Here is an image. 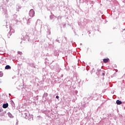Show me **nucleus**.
Returning a JSON list of instances; mask_svg holds the SVG:
<instances>
[{
  "label": "nucleus",
  "mask_w": 125,
  "mask_h": 125,
  "mask_svg": "<svg viewBox=\"0 0 125 125\" xmlns=\"http://www.w3.org/2000/svg\"><path fill=\"white\" fill-rule=\"evenodd\" d=\"M103 76H105V74L103 73Z\"/></svg>",
  "instance_id": "9d476101"
},
{
  "label": "nucleus",
  "mask_w": 125,
  "mask_h": 125,
  "mask_svg": "<svg viewBox=\"0 0 125 125\" xmlns=\"http://www.w3.org/2000/svg\"><path fill=\"white\" fill-rule=\"evenodd\" d=\"M63 40H64L65 41H66V38H63Z\"/></svg>",
  "instance_id": "1a4fd4ad"
},
{
  "label": "nucleus",
  "mask_w": 125,
  "mask_h": 125,
  "mask_svg": "<svg viewBox=\"0 0 125 125\" xmlns=\"http://www.w3.org/2000/svg\"><path fill=\"white\" fill-rule=\"evenodd\" d=\"M56 98H57V99H59V96H56Z\"/></svg>",
  "instance_id": "0eeeda50"
},
{
  "label": "nucleus",
  "mask_w": 125,
  "mask_h": 125,
  "mask_svg": "<svg viewBox=\"0 0 125 125\" xmlns=\"http://www.w3.org/2000/svg\"><path fill=\"white\" fill-rule=\"evenodd\" d=\"M8 115L9 116V118H11V119L13 118V116L12 115V114H11V113H8Z\"/></svg>",
  "instance_id": "20e7f679"
},
{
  "label": "nucleus",
  "mask_w": 125,
  "mask_h": 125,
  "mask_svg": "<svg viewBox=\"0 0 125 125\" xmlns=\"http://www.w3.org/2000/svg\"><path fill=\"white\" fill-rule=\"evenodd\" d=\"M2 109H1L0 108V113L1 112H2Z\"/></svg>",
  "instance_id": "6e6552de"
},
{
  "label": "nucleus",
  "mask_w": 125,
  "mask_h": 125,
  "mask_svg": "<svg viewBox=\"0 0 125 125\" xmlns=\"http://www.w3.org/2000/svg\"><path fill=\"white\" fill-rule=\"evenodd\" d=\"M122 101H120L119 100L116 101V104H117V105H121V104H122Z\"/></svg>",
  "instance_id": "7ed1b4c3"
},
{
  "label": "nucleus",
  "mask_w": 125,
  "mask_h": 125,
  "mask_svg": "<svg viewBox=\"0 0 125 125\" xmlns=\"http://www.w3.org/2000/svg\"><path fill=\"white\" fill-rule=\"evenodd\" d=\"M7 107H8V103L4 104L2 105V107L4 108V109H6V108H7Z\"/></svg>",
  "instance_id": "f03ea898"
},
{
  "label": "nucleus",
  "mask_w": 125,
  "mask_h": 125,
  "mask_svg": "<svg viewBox=\"0 0 125 125\" xmlns=\"http://www.w3.org/2000/svg\"><path fill=\"white\" fill-rule=\"evenodd\" d=\"M29 15L30 17H34L35 16V11L33 9H31L29 11Z\"/></svg>",
  "instance_id": "f257e3e1"
},
{
  "label": "nucleus",
  "mask_w": 125,
  "mask_h": 125,
  "mask_svg": "<svg viewBox=\"0 0 125 125\" xmlns=\"http://www.w3.org/2000/svg\"><path fill=\"white\" fill-rule=\"evenodd\" d=\"M108 61H109V59H104V63H108Z\"/></svg>",
  "instance_id": "39448f33"
},
{
  "label": "nucleus",
  "mask_w": 125,
  "mask_h": 125,
  "mask_svg": "<svg viewBox=\"0 0 125 125\" xmlns=\"http://www.w3.org/2000/svg\"><path fill=\"white\" fill-rule=\"evenodd\" d=\"M5 69L8 70V69H11V67H10L9 65H6L5 67Z\"/></svg>",
  "instance_id": "423d86ee"
}]
</instances>
